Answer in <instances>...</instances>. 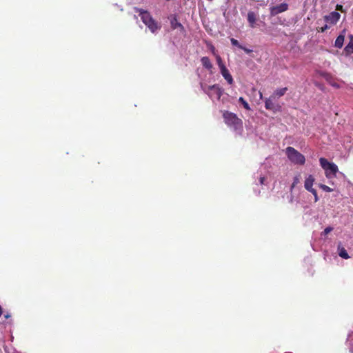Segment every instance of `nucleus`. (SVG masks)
Listing matches in <instances>:
<instances>
[{
	"instance_id": "nucleus-6",
	"label": "nucleus",
	"mask_w": 353,
	"mask_h": 353,
	"mask_svg": "<svg viewBox=\"0 0 353 353\" xmlns=\"http://www.w3.org/2000/svg\"><path fill=\"white\" fill-rule=\"evenodd\" d=\"M288 10V4L282 3L278 6H273L270 8V14L272 16L277 15Z\"/></svg>"
},
{
	"instance_id": "nucleus-24",
	"label": "nucleus",
	"mask_w": 353,
	"mask_h": 353,
	"mask_svg": "<svg viewBox=\"0 0 353 353\" xmlns=\"http://www.w3.org/2000/svg\"><path fill=\"white\" fill-rule=\"evenodd\" d=\"M298 183H299V176H296L294 178V181L292 185V188H293Z\"/></svg>"
},
{
	"instance_id": "nucleus-21",
	"label": "nucleus",
	"mask_w": 353,
	"mask_h": 353,
	"mask_svg": "<svg viewBox=\"0 0 353 353\" xmlns=\"http://www.w3.org/2000/svg\"><path fill=\"white\" fill-rule=\"evenodd\" d=\"M230 41H231V43H232V46H236V47H238V48H240V49H241V48H242V45H241V44L239 43V42L238 41V40H236V39H234V38H232V39H230Z\"/></svg>"
},
{
	"instance_id": "nucleus-9",
	"label": "nucleus",
	"mask_w": 353,
	"mask_h": 353,
	"mask_svg": "<svg viewBox=\"0 0 353 353\" xmlns=\"http://www.w3.org/2000/svg\"><path fill=\"white\" fill-rule=\"evenodd\" d=\"M221 73L223 78L227 81V82L230 85H232L234 83L233 78L232 75L230 74L229 70L227 69L226 67H222L221 69H220Z\"/></svg>"
},
{
	"instance_id": "nucleus-28",
	"label": "nucleus",
	"mask_w": 353,
	"mask_h": 353,
	"mask_svg": "<svg viewBox=\"0 0 353 353\" xmlns=\"http://www.w3.org/2000/svg\"><path fill=\"white\" fill-rule=\"evenodd\" d=\"M264 181H265V177L264 176L260 177L259 181H260L261 184H263L264 183Z\"/></svg>"
},
{
	"instance_id": "nucleus-3",
	"label": "nucleus",
	"mask_w": 353,
	"mask_h": 353,
	"mask_svg": "<svg viewBox=\"0 0 353 353\" xmlns=\"http://www.w3.org/2000/svg\"><path fill=\"white\" fill-rule=\"evenodd\" d=\"M319 163L321 168L325 170V176L327 179L336 177L339 168L334 163L329 162L325 158L321 157Z\"/></svg>"
},
{
	"instance_id": "nucleus-25",
	"label": "nucleus",
	"mask_w": 353,
	"mask_h": 353,
	"mask_svg": "<svg viewBox=\"0 0 353 353\" xmlns=\"http://www.w3.org/2000/svg\"><path fill=\"white\" fill-rule=\"evenodd\" d=\"M336 10H339V11H341L342 12H345V10H343V6L342 5H339V4L336 5Z\"/></svg>"
},
{
	"instance_id": "nucleus-16",
	"label": "nucleus",
	"mask_w": 353,
	"mask_h": 353,
	"mask_svg": "<svg viewBox=\"0 0 353 353\" xmlns=\"http://www.w3.org/2000/svg\"><path fill=\"white\" fill-rule=\"evenodd\" d=\"M288 90V88L285 87L283 88L277 89L274 91L272 97H281L283 96Z\"/></svg>"
},
{
	"instance_id": "nucleus-31",
	"label": "nucleus",
	"mask_w": 353,
	"mask_h": 353,
	"mask_svg": "<svg viewBox=\"0 0 353 353\" xmlns=\"http://www.w3.org/2000/svg\"><path fill=\"white\" fill-rule=\"evenodd\" d=\"M259 95H260V98H261V99H262V97H263V94H262L261 92H259Z\"/></svg>"
},
{
	"instance_id": "nucleus-11",
	"label": "nucleus",
	"mask_w": 353,
	"mask_h": 353,
	"mask_svg": "<svg viewBox=\"0 0 353 353\" xmlns=\"http://www.w3.org/2000/svg\"><path fill=\"white\" fill-rule=\"evenodd\" d=\"M315 179L312 175H309L305 180L304 187L307 190L313 189L312 185L314 184Z\"/></svg>"
},
{
	"instance_id": "nucleus-26",
	"label": "nucleus",
	"mask_w": 353,
	"mask_h": 353,
	"mask_svg": "<svg viewBox=\"0 0 353 353\" xmlns=\"http://www.w3.org/2000/svg\"><path fill=\"white\" fill-rule=\"evenodd\" d=\"M241 49L243 50L247 54H250L252 52V50L248 49L244 46H242V48Z\"/></svg>"
},
{
	"instance_id": "nucleus-5",
	"label": "nucleus",
	"mask_w": 353,
	"mask_h": 353,
	"mask_svg": "<svg viewBox=\"0 0 353 353\" xmlns=\"http://www.w3.org/2000/svg\"><path fill=\"white\" fill-rule=\"evenodd\" d=\"M201 88L212 99H216L219 100L223 94L222 88L217 84L209 85L208 87L203 86L201 83Z\"/></svg>"
},
{
	"instance_id": "nucleus-2",
	"label": "nucleus",
	"mask_w": 353,
	"mask_h": 353,
	"mask_svg": "<svg viewBox=\"0 0 353 353\" xmlns=\"http://www.w3.org/2000/svg\"><path fill=\"white\" fill-rule=\"evenodd\" d=\"M223 117L225 123L235 131H242L243 121L237 115L229 111H224Z\"/></svg>"
},
{
	"instance_id": "nucleus-10",
	"label": "nucleus",
	"mask_w": 353,
	"mask_h": 353,
	"mask_svg": "<svg viewBox=\"0 0 353 353\" xmlns=\"http://www.w3.org/2000/svg\"><path fill=\"white\" fill-rule=\"evenodd\" d=\"M348 43L344 48V52L346 55H350L353 53V35L350 34L348 36Z\"/></svg>"
},
{
	"instance_id": "nucleus-14",
	"label": "nucleus",
	"mask_w": 353,
	"mask_h": 353,
	"mask_svg": "<svg viewBox=\"0 0 353 353\" xmlns=\"http://www.w3.org/2000/svg\"><path fill=\"white\" fill-rule=\"evenodd\" d=\"M171 28L174 30L180 28L181 30H183V26L182 24L178 21L176 17H174L170 21Z\"/></svg>"
},
{
	"instance_id": "nucleus-29",
	"label": "nucleus",
	"mask_w": 353,
	"mask_h": 353,
	"mask_svg": "<svg viewBox=\"0 0 353 353\" xmlns=\"http://www.w3.org/2000/svg\"><path fill=\"white\" fill-rule=\"evenodd\" d=\"M211 50H212V52L214 54L215 48L214 46H212Z\"/></svg>"
},
{
	"instance_id": "nucleus-17",
	"label": "nucleus",
	"mask_w": 353,
	"mask_h": 353,
	"mask_svg": "<svg viewBox=\"0 0 353 353\" xmlns=\"http://www.w3.org/2000/svg\"><path fill=\"white\" fill-rule=\"evenodd\" d=\"M339 255L345 259H347L350 258V256L348 253L347 252L346 250L343 247L339 246Z\"/></svg>"
},
{
	"instance_id": "nucleus-18",
	"label": "nucleus",
	"mask_w": 353,
	"mask_h": 353,
	"mask_svg": "<svg viewBox=\"0 0 353 353\" xmlns=\"http://www.w3.org/2000/svg\"><path fill=\"white\" fill-rule=\"evenodd\" d=\"M239 101L243 105V106L246 109V110H250V107L248 104V103L244 99V98L243 97H240L239 99Z\"/></svg>"
},
{
	"instance_id": "nucleus-4",
	"label": "nucleus",
	"mask_w": 353,
	"mask_h": 353,
	"mask_svg": "<svg viewBox=\"0 0 353 353\" xmlns=\"http://www.w3.org/2000/svg\"><path fill=\"white\" fill-rule=\"evenodd\" d=\"M288 159L294 164L303 165L305 162V157L299 151L291 146H288L285 150Z\"/></svg>"
},
{
	"instance_id": "nucleus-19",
	"label": "nucleus",
	"mask_w": 353,
	"mask_h": 353,
	"mask_svg": "<svg viewBox=\"0 0 353 353\" xmlns=\"http://www.w3.org/2000/svg\"><path fill=\"white\" fill-rule=\"evenodd\" d=\"M216 59L217 64L220 69H221L222 67H225V65H224V63L222 61L221 57L219 55H216Z\"/></svg>"
},
{
	"instance_id": "nucleus-22",
	"label": "nucleus",
	"mask_w": 353,
	"mask_h": 353,
	"mask_svg": "<svg viewBox=\"0 0 353 353\" xmlns=\"http://www.w3.org/2000/svg\"><path fill=\"white\" fill-rule=\"evenodd\" d=\"M309 192H311L314 195V201L317 202L319 201V197H318V195H317L316 190L313 188V189L310 190Z\"/></svg>"
},
{
	"instance_id": "nucleus-13",
	"label": "nucleus",
	"mask_w": 353,
	"mask_h": 353,
	"mask_svg": "<svg viewBox=\"0 0 353 353\" xmlns=\"http://www.w3.org/2000/svg\"><path fill=\"white\" fill-rule=\"evenodd\" d=\"M201 61L202 65L208 70H211L213 68V65L208 57H202Z\"/></svg>"
},
{
	"instance_id": "nucleus-1",
	"label": "nucleus",
	"mask_w": 353,
	"mask_h": 353,
	"mask_svg": "<svg viewBox=\"0 0 353 353\" xmlns=\"http://www.w3.org/2000/svg\"><path fill=\"white\" fill-rule=\"evenodd\" d=\"M134 10L137 12L139 13L143 23L152 33H154L157 30L160 29L161 26L158 25L157 22L152 18L149 12L138 8H134Z\"/></svg>"
},
{
	"instance_id": "nucleus-12",
	"label": "nucleus",
	"mask_w": 353,
	"mask_h": 353,
	"mask_svg": "<svg viewBox=\"0 0 353 353\" xmlns=\"http://www.w3.org/2000/svg\"><path fill=\"white\" fill-rule=\"evenodd\" d=\"M248 21L250 23V26L251 28H254L255 27V23H256V16L255 14V13L252 11H250L248 12Z\"/></svg>"
},
{
	"instance_id": "nucleus-30",
	"label": "nucleus",
	"mask_w": 353,
	"mask_h": 353,
	"mask_svg": "<svg viewBox=\"0 0 353 353\" xmlns=\"http://www.w3.org/2000/svg\"><path fill=\"white\" fill-rule=\"evenodd\" d=\"M10 315H9V314H6V315H5V318H6V319H8V318H10Z\"/></svg>"
},
{
	"instance_id": "nucleus-8",
	"label": "nucleus",
	"mask_w": 353,
	"mask_h": 353,
	"mask_svg": "<svg viewBox=\"0 0 353 353\" xmlns=\"http://www.w3.org/2000/svg\"><path fill=\"white\" fill-rule=\"evenodd\" d=\"M272 97L269 98H266L265 100V107L267 110H272L274 112H276L279 106L278 105H276L272 100Z\"/></svg>"
},
{
	"instance_id": "nucleus-20",
	"label": "nucleus",
	"mask_w": 353,
	"mask_h": 353,
	"mask_svg": "<svg viewBox=\"0 0 353 353\" xmlns=\"http://www.w3.org/2000/svg\"><path fill=\"white\" fill-rule=\"evenodd\" d=\"M320 188H321L323 190L327 192H331L333 191V190L330 188L329 186L324 185V184H319Z\"/></svg>"
},
{
	"instance_id": "nucleus-27",
	"label": "nucleus",
	"mask_w": 353,
	"mask_h": 353,
	"mask_svg": "<svg viewBox=\"0 0 353 353\" xmlns=\"http://www.w3.org/2000/svg\"><path fill=\"white\" fill-rule=\"evenodd\" d=\"M332 230V228H331V227H327V228H326L324 230V233H325V234H328V233H330Z\"/></svg>"
},
{
	"instance_id": "nucleus-23",
	"label": "nucleus",
	"mask_w": 353,
	"mask_h": 353,
	"mask_svg": "<svg viewBox=\"0 0 353 353\" xmlns=\"http://www.w3.org/2000/svg\"><path fill=\"white\" fill-rule=\"evenodd\" d=\"M330 27L327 26V25H325L323 27H321V28H317V31L319 32H324L325 30H327V29H329Z\"/></svg>"
},
{
	"instance_id": "nucleus-7",
	"label": "nucleus",
	"mask_w": 353,
	"mask_h": 353,
	"mask_svg": "<svg viewBox=\"0 0 353 353\" xmlns=\"http://www.w3.org/2000/svg\"><path fill=\"white\" fill-rule=\"evenodd\" d=\"M340 17L341 14L339 12L334 11L330 12L328 15L325 16L324 19L326 22L334 25L339 21Z\"/></svg>"
},
{
	"instance_id": "nucleus-15",
	"label": "nucleus",
	"mask_w": 353,
	"mask_h": 353,
	"mask_svg": "<svg viewBox=\"0 0 353 353\" xmlns=\"http://www.w3.org/2000/svg\"><path fill=\"white\" fill-rule=\"evenodd\" d=\"M345 36L340 34L335 40L334 46L337 48H341L343 46Z\"/></svg>"
}]
</instances>
